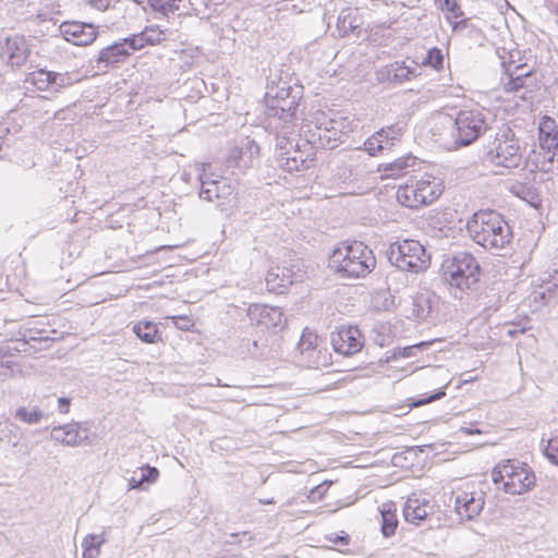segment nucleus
I'll use <instances>...</instances> for the list:
<instances>
[{
  "instance_id": "1",
  "label": "nucleus",
  "mask_w": 558,
  "mask_h": 558,
  "mask_svg": "<svg viewBox=\"0 0 558 558\" xmlns=\"http://www.w3.org/2000/svg\"><path fill=\"white\" fill-rule=\"evenodd\" d=\"M485 129V116L477 108L460 110L454 120L442 112H436L430 118L434 141L448 150H457L472 144Z\"/></svg>"
},
{
  "instance_id": "2",
  "label": "nucleus",
  "mask_w": 558,
  "mask_h": 558,
  "mask_svg": "<svg viewBox=\"0 0 558 558\" xmlns=\"http://www.w3.org/2000/svg\"><path fill=\"white\" fill-rule=\"evenodd\" d=\"M327 266L340 278H363L375 268L376 257L364 243L344 241L331 251Z\"/></svg>"
},
{
  "instance_id": "3",
  "label": "nucleus",
  "mask_w": 558,
  "mask_h": 558,
  "mask_svg": "<svg viewBox=\"0 0 558 558\" xmlns=\"http://www.w3.org/2000/svg\"><path fill=\"white\" fill-rule=\"evenodd\" d=\"M466 232L480 246L486 250H501L510 244L512 230L499 213L481 209L466 221Z\"/></svg>"
},
{
  "instance_id": "4",
  "label": "nucleus",
  "mask_w": 558,
  "mask_h": 558,
  "mask_svg": "<svg viewBox=\"0 0 558 558\" xmlns=\"http://www.w3.org/2000/svg\"><path fill=\"white\" fill-rule=\"evenodd\" d=\"M444 282L460 294L473 290L482 277V267L469 252H459L444 259L440 266Z\"/></svg>"
},
{
  "instance_id": "5",
  "label": "nucleus",
  "mask_w": 558,
  "mask_h": 558,
  "mask_svg": "<svg viewBox=\"0 0 558 558\" xmlns=\"http://www.w3.org/2000/svg\"><path fill=\"white\" fill-rule=\"evenodd\" d=\"M444 182L432 173L411 177L399 185L396 192L397 202L409 209H420L437 201L444 193Z\"/></svg>"
},
{
  "instance_id": "6",
  "label": "nucleus",
  "mask_w": 558,
  "mask_h": 558,
  "mask_svg": "<svg viewBox=\"0 0 558 558\" xmlns=\"http://www.w3.org/2000/svg\"><path fill=\"white\" fill-rule=\"evenodd\" d=\"M390 263L402 271L420 274L430 266L432 257L425 245L416 239H398L389 245Z\"/></svg>"
},
{
  "instance_id": "7",
  "label": "nucleus",
  "mask_w": 558,
  "mask_h": 558,
  "mask_svg": "<svg viewBox=\"0 0 558 558\" xmlns=\"http://www.w3.org/2000/svg\"><path fill=\"white\" fill-rule=\"evenodd\" d=\"M493 480L500 483L506 493L521 495L531 490L536 484V475L532 468L515 459L500 462L493 471Z\"/></svg>"
},
{
  "instance_id": "8",
  "label": "nucleus",
  "mask_w": 558,
  "mask_h": 558,
  "mask_svg": "<svg viewBox=\"0 0 558 558\" xmlns=\"http://www.w3.org/2000/svg\"><path fill=\"white\" fill-rule=\"evenodd\" d=\"M487 158L496 167L513 169L520 166L522 148L520 140L510 128L499 131L487 151Z\"/></svg>"
},
{
  "instance_id": "9",
  "label": "nucleus",
  "mask_w": 558,
  "mask_h": 558,
  "mask_svg": "<svg viewBox=\"0 0 558 558\" xmlns=\"http://www.w3.org/2000/svg\"><path fill=\"white\" fill-rule=\"evenodd\" d=\"M454 510L462 520H473L484 507V497L472 483H460L452 490Z\"/></svg>"
},
{
  "instance_id": "10",
  "label": "nucleus",
  "mask_w": 558,
  "mask_h": 558,
  "mask_svg": "<svg viewBox=\"0 0 558 558\" xmlns=\"http://www.w3.org/2000/svg\"><path fill=\"white\" fill-rule=\"evenodd\" d=\"M330 343L336 353L348 357L362 351L365 338L356 326L342 325L330 333Z\"/></svg>"
},
{
  "instance_id": "11",
  "label": "nucleus",
  "mask_w": 558,
  "mask_h": 558,
  "mask_svg": "<svg viewBox=\"0 0 558 558\" xmlns=\"http://www.w3.org/2000/svg\"><path fill=\"white\" fill-rule=\"evenodd\" d=\"M59 29L65 41L80 47L92 45L99 35L98 26L75 20L62 22Z\"/></svg>"
},
{
  "instance_id": "12",
  "label": "nucleus",
  "mask_w": 558,
  "mask_h": 558,
  "mask_svg": "<svg viewBox=\"0 0 558 558\" xmlns=\"http://www.w3.org/2000/svg\"><path fill=\"white\" fill-rule=\"evenodd\" d=\"M402 134V128L397 124L380 128L365 140L364 149L372 157L379 156L385 148H392L400 141Z\"/></svg>"
},
{
  "instance_id": "13",
  "label": "nucleus",
  "mask_w": 558,
  "mask_h": 558,
  "mask_svg": "<svg viewBox=\"0 0 558 558\" xmlns=\"http://www.w3.org/2000/svg\"><path fill=\"white\" fill-rule=\"evenodd\" d=\"M31 56V46L27 39L20 35L5 38L0 43V57L11 66H23Z\"/></svg>"
},
{
  "instance_id": "14",
  "label": "nucleus",
  "mask_w": 558,
  "mask_h": 558,
  "mask_svg": "<svg viewBox=\"0 0 558 558\" xmlns=\"http://www.w3.org/2000/svg\"><path fill=\"white\" fill-rule=\"evenodd\" d=\"M556 149L542 147L531 150L526 160L525 168L529 172L537 174H549L555 170Z\"/></svg>"
},
{
  "instance_id": "15",
  "label": "nucleus",
  "mask_w": 558,
  "mask_h": 558,
  "mask_svg": "<svg viewBox=\"0 0 558 558\" xmlns=\"http://www.w3.org/2000/svg\"><path fill=\"white\" fill-rule=\"evenodd\" d=\"M417 163V157L412 154H405L389 162L379 163L377 166V172L380 173L383 180L399 179L414 170Z\"/></svg>"
},
{
  "instance_id": "16",
  "label": "nucleus",
  "mask_w": 558,
  "mask_h": 558,
  "mask_svg": "<svg viewBox=\"0 0 558 558\" xmlns=\"http://www.w3.org/2000/svg\"><path fill=\"white\" fill-rule=\"evenodd\" d=\"M25 83L29 84L37 90L45 92L50 89L53 85H57L58 87L65 86V77L57 72L38 69L28 73L25 78Z\"/></svg>"
},
{
  "instance_id": "17",
  "label": "nucleus",
  "mask_w": 558,
  "mask_h": 558,
  "mask_svg": "<svg viewBox=\"0 0 558 558\" xmlns=\"http://www.w3.org/2000/svg\"><path fill=\"white\" fill-rule=\"evenodd\" d=\"M433 512V506L428 500L418 497H410L405 504L403 513L405 521L420 524Z\"/></svg>"
},
{
  "instance_id": "18",
  "label": "nucleus",
  "mask_w": 558,
  "mask_h": 558,
  "mask_svg": "<svg viewBox=\"0 0 558 558\" xmlns=\"http://www.w3.org/2000/svg\"><path fill=\"white\" fill-rule=\"evenodd\" d=\"M258 325L265 330L278 332L286 328L287 319L279 307L263 306L259 311Z\"/></svg>"
},
{
  "instance_id": "19",
  "label": "nucleus",
  "mask_w": 558,
  "mask_h": 558,
  "mask_svg": "<svg viewBox=\"0 0 558 558\" xmlns=\"http://www.w3.org/2000/svg\"><path fill=\"white\" fill-rule=\"evenodd\" d=\"M508 81L504 83V90L507 93L518 92L527 86L526 80L532 77L533 69L525 63L518 64L513 69L511 64L507 68Z\"/></svg>"
},
{
  "instance_id": "20",
  "label": "nucleus",
  "mask_w": 558,
  "mask_h": 558,
  "mask_svg": "<svg viewBox=\"0 0 558 558\" xmlns=\"http://www.w3.org/2000/svg\"><path fill=\"white\" fill-rule=\"evenodd\" d=\"M51 436L57 442L65 446H78L86 438L82 435V428L76 423L54 427Z\"/></svg>"
},
{
  "instance_id": "21",
  "label": "nucleus",
  "mask_w": 558,
  "mask_h": 558,
  "mask_svg": "<svg viewBox=\"0 0 558 558\" xmlns=\"http://www.w3.org/2000/svg\"><path fill=\"white\" fill-rule=\"evenodd\" d=\"M538 142L542 147L558 148V125L551 117L544 116L541 118Z\"/></svg>"
},
{
  "instance_id": "22",
  "label": "nucleus",
  "mask_w": 558,
  "mask_h": 558,
  "mask_svg": "<svg viewBox=\"0 0 558 558\" xmlns=\"http://www.w3.org/2000/svg\"><path fill=\"white\" fill-rule=\"evenodd\" d=\"M314 160V154L311 148L304 150L296 148L284 159L282 168L289 172L303 171L313 166Z\"/></svg>"
},
{
  "instance_id": "23",
  "label": "nucleus",
  "mask_w": 558,
  "mask_h": 558,
  "mask_svg": "<svg viewBox=\"0 0 558 558\" xmlns=\"http://www.w3.org/2000/svg\"><path fill=\"white\" fill-rule=\"evenodd\" d=\"M131 54L132 53L123 39L102 48L99 51L98 61L106 64H117L124 62Z\"/></svg>"
},
{
  "instance_id": "24",
  "label": "nucleus",
  "mask_w": 558,
  "mask_h": 558,
  "mask_svg": "<svg viewBox=\"0 0 558 558\" xmlns=\"http://www.w3.org/2000/svg\"><path fill=\"white\" fill-rule=\"evenodd\" d=\"M434 2L453 29L460 24L465 26L464 12L458 0H434Z\"/></svg>"
},
{
  "instance_id": "25",
  "label": "nucleus",
  "mask_w": 558,
  "mask_h": 558,
  "mask_svg": "<svg viewBox=\"0 0 558 558\" xmlns=\"http://www.w3.org/2000/svg\"><path fill=\"white\" fill-rule=\"evenodd\" d=\"M132 330L145 343L155 344L162 342V332L159 330L158 324L151 320H138L133 325Z\"/></svg>"
},
{
  "instance_id": "26",
  "label": "nucleus",
  "mask_w": 558,
  "mask_h": 558,
  "mask_svg": "<svg viewBox=\"0 0 558 558\" xmlns=\"http://www.w3.org/2000/svg\"><path fill=\"white\" fill-rule=\"evenodd\" d=\"M381 517V533L385 537H391L396 534L399 520L397 506L392 501L383 502L379 507Z\"/></svg>"
},
{
  "instance_id": "27",
  "label": "nucleus",
  "mask_w": 558,
  "mask_h": 558,
  "mask_svg": "<svg viewBox=\"0 0 558 558\" xmlns=\"http://www.w3.org/2000/svg\"><path fill=\"white\" fill-rule=\"evenodd\" d=\"M299 364L308 369H323L332 365V354L327 348L322 345L314 352L299 360Z\"/></svg>"
},
{
  "instance_id": "28",
  "label": "nucleus",
  "mask_w": 558,
  "mask_h": 558,
  "mask_svg": "<svg viewBox=\"0 0 558 558\" xmlns=\"http://www.w3.org/2000/svg\"><path fill=\"white\" fill-rule=\"evenodd\" d=\"M360 27V16L351 9L343 10L337 20V31L340 36L345 37Z\"/></svg>"
},
{
  "instance_id": "29",
  "label": "nucleus",
  "mask_w": 558,
  "mask_h": 558,
  "mask_svg": "<svg viewBox=\"0 0 558 558\" xmlns=\"http://www.w3.org/2000/svg\"><path fill=\"white\" fill-rule=\"evenodd\" d=\"M322 347L319 336L310 329L303 330L298 343V361Z\"/></svg>"
},
{
  "instance_id": "30",
  "label": "nucleus",
  "mask_w": 558,
  "mask_h": 558,
  "mask_svg": "<svg viewBox=\"0 0 558 558\" xmlns=\"http://www.w3.org/2000/svg\"><path fill=\"white\" fill-rule=\"evenodd\" d=\"M417 66H410L407 64V61L402 62H395L390 65L389 75L396 81V82H405L410 81L417 76Z\"/></svg>"
},
{
  "instance_id": "31",
  "label": "nucleus",
  "mask_w": 558,
  "mask_h": 558,
  "mask_svg": "<svg viewBox=\"0 0 558 558\" xmlns=\"http://www.w3.org/2000/svg\"><path fill=\"white\" fill-rule=\"evenodd\" d=\"M140 471V476H136V474H134L130 478L129 484L131 488H137L142 486L144 483H154L157 481L159 476V471L154 466L146 465L141 468Z\"/></svg>"
},
{
  "instance_id": "32",
  "label": "nucleus",
  "mask_w": 558,
  "mask_h": 558,
  "mask_svg": "<svg viewBox=\"0 0 558 558\" xmlns=\"http://www.w3.org/2000/svg\"><path fill=\"white\" fill-rule=\"evenodd\" d=\"M182 0H147L153 11L165 16L179 10Z\"/></svg>"
},
{
  "instance_id": "33",
  "label": "nucleus",
  "mask_w": 558,
  "mask_h": 558,
  "mask_svg": "<svg viewBox=\"0 0 558 558\" xmlns=\"http://www.w3.org/2000/svg\"><path fill=\"white\" fill-rule=\"evenodd\" d=\"M102 539L99 536L89 534L82 543L83 546V558H97L100 554V546Z\"/></svg>"
},
{
  "instance_id": "34",
  "label": "nucleus",
  "mask_w": 558,
  "mask_h": 558,
  "mask_svg": "<svg viewBox=\"0 0 558 558\" xmlns=\"http://www.w3.org/2000/svg\"><path fill=\"white\" fill-rule=\"evenodd\" d=\"M142 32L148 46L160 45L163 40H166L167 31L162 29L158 25L146 26Z\"/></svg>"
},
{
  "instance_id": "35",
  "label": "nucleus",
  "mask_w": 558,
  "mask_h": 558,
  "mask_svg": "<svg viewBox=\"0 0 558 558\" xmlns=\"http://www.w3.org/2000/svg\"><path fill=\"white\" fill-rule=\"evenodd\" d=\"M421 64L440 71L444 65L442 51L437 47L430 48Z\"/></svg>"
},
{
  "instance_id": "36",
  "label": "nucleus",
  "mask_w": 558,
  "mask_h": 558,
  "mask_svg": "<svg viewBox=\"0 0 558 558\" xmlns=\"http://www.w3.org/2000/svg\"><path fill=\"white\" fill-rule=\"evenodd\" d=\"M15 415L17 418L28 424L37 423L41 418V412L37 408H20L16 410Z\"/></svg>"
},
{
  "instance_id": "37",
  "label": "nucleus",
  "mask_w": 558,
  "mask_h": 558,
  "mask_svg": "<svg viewBox=\"0 0 558 558\" xmlns=\"http://www.w3.org/2000/svg\"><path fill=\"white\" fill-rule=\"evenodd\" d=\"M325 538L332 545V548L337 550L347 548L351 542L350 535L343 531L340 534H328Z\"/></svg>"
},
{
  "instance_id": "38",
  "label": "nucleus",
  "mask_w": 558,
  "mask_h": 558,
  "mask_svg": "<svg viewBox=\"0 0 558 558\" xmlns=\"http://www.w3.org/2000/svg\"><path fill=\"white\" fill-rule=\"evenodd\" d=\"M124 40H125L131 53L148 46V44L146 43L145 36H143V32H141L138 34H134L128 38H124Z\"/></svg>"
},
{
  "instance_id": "39",
  "label": "nucleus",
  "mask_w": 558,
  "mask_h": 558,
  "mask_svg": "<svg viewBox=\"0 0 558 558\" xmlns=\"http://www.w3.org/2000/svg\"><path fill=\"white\" fill-rule=\"evenodd\" d=\"M331 484H332L331 482H323V483L318 484L313 489H311V492L308 494V499L312 502H317V501L323 500L326 497Z\"/></svg>"
},
{
  "instance_id": "40",
  "label": "nucleus",
  "mask_w": 558,
  "mask_h": 558,
  "mask_svg": "<svg viewBox=\"0 0 558 558\" xmlns=\"http://www.w3.org/2000/svg\"><path fill=\"white\" fill-rule=\"evenodd\" d=\"M446 396V386L437 390L435 393L430 395L427 398L412 399L410 402L411 407L418 408L430 403L433 401L439 400Z\"/></svg>"
},
{
  "instance_id": "41",
  "label": "nucleus",
  "mask_w": 558,
  "mask_h": 558,
  "mask_svg": "<svg viewBox=\"0 0 558 558\" xmlns=\"http://www.w3.org/2000/svg\"><path fill=\"white\" fill-rule=\"evenodd\" d=\"M545 456L550 462L558 465V436H554L547 441Z\"/></svg>"
},
{
  "instance_id": "42",
  "label": "nucleus",
  "mask_w": 558,
  "mask_h": 558,
  "mask_svg": "<svg viewBox=\"0 0 558 558\" xmlns=\"http://www.w3.org/2000/svg\"><path fill=\"white\" fill-rule=\"evenodd\" d=\"M484 432L477 426V423H472L469 426H462L457 433V438L463 439L473 435H482Z\"/></svg>"
},
{
  "instance_id": "43",
  "label": "nucleus",
  "mask_w": 558,
  "mask_h": 558,
  "mask_svg": "<svg viewBox=\"0 0 558 558\" xmlns=\"http://www.w3.org/2000/svg\"><path fill=\"white\" fill-rule=\"evenodd\" d=\"M171 319L173 324L180 329L189 330L191 327H193V323L187 316H172Z\"/></svg>"
},
{
  "instance_id": "44",
  "label": "nucleus",
  "mask_w": 558,
  "mask_h": 558,
  "mask_svg": "<svg viewBox=\"0 0 558 558\" xmlns=\"http://www.w3.org/2000/svg\"><path fill=\"white\" fill-rule=\"evenodd\" d=\"M429 343L430 342H420V343L414 344V345H409V347L400 349L397 354L402 356V357H408V356L412 355L414 350L421 349L423 347H426Z\"/></svg>"
},
{
  "instance_id": "45",
  "label": "nucleus",
  "mask_w": 558,
  "mask_h": 558,
  "mask_svg": "<svg viewBox=\"0 0 558 558\" xmlns=\"http://www.w3.org/2000/svg\"><path fill=\"white\" fill-rule=\"evenodd\" d=\"M296 108H298V104L294 100H292L289 104L287 109L286 108H281V113L279 114V118L280 119H287V118L292 119V118H294L295 112H296Z\"/></svg>"
},
{
  "instance_id": "46",
  "label": "nucleus",
  "mask_w": 558,
  "mask_h": 558,
  "mask_svg": "<svg viewBox=\"0 0 558 558\" xmlns=\"http://www.w3.org/2000/svg\"><path fill=\"white\" fill-rule=\"evenodd\" d=\"M87 2L94 9L105 11L110 7L111 0H87Z\"/></svg>"
},
{
  "instance_id": "47",
  "label": "nucleus",
  "mask_w": 558,
  "mask_h": 558,
  "mask_svg": "<svg viewBox=\"0 0 558 558\" xmlns=\"http://www.w3.org/2000/svg\"><path fill=\"white\" fill-rule=\"evenodd\" d=\"M70 405L71 400L69 398L61 397L58 399V409L60 413L68 414L70 412Z\"/></svg>"
},
{
  "instance_id": "48",
  "label": "nucleus",
  "mask_w": 558,
  "mask_h": 558,
  "mask_svg": "<svg viewBox=\"0 0 558 558\" xmlns=\"http://www.w3.org/2000/svg\"><path fill=\"white\" fill-rule=\"evenodd\" d=\"M278 278V274L275 272H268L266 277L267 284L270 286L271 290H276V287L274 284L275 280Z\"/></svg>"
},
{
  "instance_id": "49",
  "label": "nucleus",
  "mask_w": 558,
  "mask_h": 558,
  "mask_svg": "<svg viewBox=\"0 0 558 558\" xmlns=\"http://www.w3.org/2000/svg\"><path fill=\"white\" fill-rule=\"evenodd\" d=\"M532 205L535 207V208H538L541 206V199L538 198V196L536 195L535 196V201L532 202Z\"/></svg>"
},
{
  "instance_id": "50",
  "label": "nucleus",
  "mask_w": 558,
  "mask_h": 558,
  "mask_svg": "<svg viewBox=\"0 0 558 558\" xmlns=\"http://www.w3.org/2000/svg\"><path fill=\"white\" fill-rule=\"evenodd\" d=\"M291 283V281H287V283L279 284V288H286L287 284Z\"/></svg>"
},
{
  "instance_id": "51",
  "label": "nucleus",
  "mask_w": 558,
  "mask_h": 558,
  "mask_svg": "<svg viewBox=\"0 0 558 558\" xmlns=\"http://www.w3.org/2000/svg\"><path fill=\"white\" fill-rule=\"evenodd\" d=\"M555 13L558 16V7L556 8Z\"/></svg>"
},
{
  "instance_id": "52",
  "label": "nucleus",
  "mask_w": 558,
  "mask_h": 558,
  "mask_svg": "<svg viewBox=\"0 0 558 558\" xmlns=\"http://www.w3.org/2000/svg\"><path fill=\"white\" fill-rule=\"evenodd\" d=\"M134 1L137 2V3H141L143 0H134Z\"/></svg>"
}]
</instances>
